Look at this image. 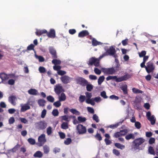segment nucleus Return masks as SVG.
Returning a JSON list of instances; mask_svg holds the SVG:
<instances>
[{
    "instance_id": "nucleus-1",
    "label": "nucleus",
    "mask_w": 158,
    "mask_h": 158,
    "mask_svg": "<svg viewBox=\"0 0 158 158\" xmlns=\"http://www.w3.org/2000/svg\"><path fill=\"white\" fill-rule=\"evenodd\" d=\"M145 141V139L141 137L135 139L132 142L134 148L136 149H139V146L143 143Z\"/></svg>"
},
{
    "instance_id": "nucleus-2",
    "label": "nucleus",
    "mask_w": 158,
    "mask_h": 158,
    "mask_svg": "<svg viewBox=\"0 0 158 158\" xmlns=\"http://www.w3.org/2000/svg\"><path fill=\"white\" fill-rule=\"evenodd\" d=\"M76 130L77 131V133L78 135L84 134L87 132L86 127L81 124H79L77 126Z\"/></svg>"
},
{
    "instance_id": "nucleus-3",
    "label": "nucleus",
    "mask_w": 158,
    "mask_h": 158,
    "mask_svg": "<svg viewBox=\"0 0 158 158\" xmlns=\"http://www.w3.org/2000/svg\"><path fill=\"white\" fill-rule=\"evenodd\" d=\"M99 59L95 57H92L89 58L87 63L89 65H94L96 67L99 66Z\"/></svg>"
},
{
    "instance_id": "nucleus-4",
    "label": "nucleus",
    "mask_w": 158,
    "mask_h": 158,
    "mask_svg": "<svg viewBox=\"0 0 158 158\" xmlns=\"http://www.w3.org/2000/svg\"><path fill=\"white\" fill-rule=\"evenodd\" d=\"M155 69V66L152 61H150L147 63L146 70L148 73H149L152 72Z\"/></svg>"
},
{
    "instance_id": "nucleus-5",
    "label": "nucleus",
    "mask_w": 158,
    "mask_h": 158,
    "mask_svg": "<svg viewBox=\"0 0 158 158\" xmlns=\"http://www.w3.org/2000/svg\"><path fill=\"white\" fill-rule=\"evenodd\" d=\"M38 141L39 142L38 143V146L40 147L42 146L46 142L45 135L42 134L40 135L38 137Z\"/></svg>"
},
{
    "instance_id": "nucleus-6",
    "label": "nucleus",
    "mask_w": 158,
    "mask_h": 158,
    "mask_svg": "<svg viewBox=\"0 0 158 158\" xmlns=\"http://www.w3.org/2000/svg\"><path fill=\"white\" fill-rule=\"evenodd\" d=\"M76 81L77 84L83 86H85L88 83V81L82 77H79L76 79Z\"/></svg>"
},
{
    "instance_id": "nucleus-7",
    "label": "nucleus",
    "mask_w": 158,
    "mask_h": 158,
    "mask_svg": "<svg viewBox=\"0 0 158 158\" xmlns=\"http://www.w3.org/2000/svg\"><path fill=\"white\" fill-rule=\"evenodd\" d=\"M54 90L56 94L58 95H59L61 93H63L64 91L62 86L59 84L56 85L55 86Z\"/></svg>"
},
{
    "instance_id": "nucleus-8",
    "label": "nucleus",
    "mask_w": 158,
    "mask_h": 158,
    "mask_svg": "<svg viewBox=\"0 0 158 158\" xmlns=\"http://www.w3.org/2000/svg\"><path fill=\"white\" fill-rule=\"evenodd\" d=\"M102 72L107 75H112L114 74L116 71L113 67H112L109 68H103Z\"/></svg>"
},
{
    "instance_id": "nucleus-9",
    "label": "nucleus",
    "mask_w": 158,
    "mask_h": 158,
    "mask_svg": "<svg viewBox=\"0 0 158 158\" xmlns=\"http://www.w3.org/2000/svg\"><path fill=\"white\" fill-rule=\"evenodd\" d=\"M37 128L39 130L44 129L47 126V123L44 121L39 122L37 123Z\"/></svg>"
},
{
    "instance_id": "nucleus-10",
    "label": "nucleus",
    "mask_w": 158,
    "mask_h": 158,
    "mask_svg": "<svg viewBox=\"0 0 158 158\" xmlns=\"http://www.w3.org/2000/svg\"><path fill=\"white\" fill-rule=\"evenodd\" d=\"M131 76L130 74L128 73H126L123 76L119 77L117 79V81L118 82H121L123 81H126L131 77Z\"/></svg>"
},
{
    "instance_id": "nucleus-11",
    "label": "nucleus",
    "mask_w": 158,
    "mask_h": 158,
    "mask_svg": "<svg viewBox=\"0 0 158 158\" xmlns=\"http://www.w3.org/2000/svg\"><path fill=\"white\" fill-rule=\"evenodd\" d=\"M49 50L50 53L52 55V58L53 59L57 58L56 52L55 49L53 47H50L49 48Z\"/></svg>"
},
{
    "instance_id": "nucleus-12",
    "label": "nucleus",
    "mask_w": 158,
    "mask_h": 158,
    "mask_svg": "<svg viewBox=\"0 0 158 158\" xmlns=\"http://www.w3.org/2000/svg\"><path fill=\"white\" fill-rule=\"evenodd\" d=\"M47 36L50 38H54L56 36V32L54 29H52L50 30L49 32L46 33Z\"/></svg>"
},
{
    "instance_id": "nucleus-13",
    "label": "nucleus",
    "mask_w": 158,
    "mask_h": 158,
    "mask_svg": "<svg viewBox=\"0 0 158 158\" xmlns=\"http://www.w3.org/2000/svg\"><path fill=\"white\" fill-rule=\"evenodd\" d=\"M70 78L67 75H64L60 78L61 81L64 84H66L70 82Z\"/></svg>"
},
{
    "instance_id": "nucleus-14",
    "label": "nucleus",
    "mask_w": 158,
    "mask_h": 158,
    "mask_svg": "<svg viewBox=\"0 0 158 158\" xmlns=\"http://www.w3.org/2000/svg\"><path fill=\"white\" fill-rule=\"evenodd\" d=\"M89 33L87 30H83L78 33V37L80 38H82L89 35Z\"/></svg>"
},
{
    "instance_id": "nucleus-15",
    "label": "nucleus",
    "mask_w": 158,
    "mask_h": 158,
    "mask_svg": "<svg viewBox=\"0 0 158 158\" xmlns=\"http://www.w3.org/2000/svg\"><path fill=\"white\" fill-rule=\"evenodd\" d=\"M137 134L138 133L137 132H135L134 134L132 133L128 134L125 136V138L127 140H129L130 139H134L135 138V135H137Z\"/></svg>"
},
{
    "instance_id": "nucleus-16",
    "label": "nucleus",
    "mask_w": 158,
    "mask_h": 158,
    "mask_svg": "<svg viewBox=\"0 0 158 158\" xmlns=\"http://www.w3.org/2000/svg\"><path fill=\"white\" fill-rule=\"evenodd\" d=\"M107 52H108L109 55L112 56L114 55L116 52V51L115 49L112 46L110 47L107 50Z\"/></svg>"
},
{
    "instance_id": "nucleus-17",
    "label": "nucleus",
    "mask_w": 158,
    "mask_h": 158,
    "mask_svg": "<svg viewBox=\"0 0 158 158\" xmlns=\"http://www.w3.org/2000/svg\"><path fill=\"white\" fill-rule=\"evenodd\" d=\"M16 99V98L15 96H11L9 97L8 100L9 102H10L12 105L15 106L16 104V102L15 101Z\"/></svg>"
},
{
    "instance_id": "nucleus-18",
    "label": "nucleus",
    "mask_w": 158,
    "mask_h": 158,
    "mask_svg": "<svg viewBox=\"0 0 158 158\" xmlns=\"http://www.w3.org/2000/svg\"><path fill=\"white\" fill-rule=\"evenodd\" d=\"M0 78L1 79L2 82L4 81L8 80L9 78V77L5 73H0Z\"/></svg>"
},
{
    "instance_id": "nucleus-19",
    "label": "nucleus",
    "mask_w": 158,
    "mask_h": 158,
    "mask_svg": "<svg viewBox=\"0 0 158 158\" xmlns=\"http://www.w3.org/2000/svg\"><path fill=\"white\" fill-rule=\"evenodd\" d=\"M28 92L30 94L34 95H37L38 93V91L36 89H31L29 90Z\"/></svg>"
},
{
    "instance_id": "nucleus-20",
    "label": "nucleus",
    "mask_w": 158,
    "mask_h": 158,
    "mask_svg": "<svg viewBox=\"0 0 158 158\" xmlns=\"http://www.w3.org/2000/svg\"><path fill=\"white\" fill-rule=\"evenodd\" d=\"M30 109V107L27 104H25L23 106H21L20 110L21 112H24Z\"/></svg>"
},
{
    "instance_id": "nucleus-21",
    "label": "nucleus",
    "mask_w": 158,
    "mask_h": 158,
    "mask_svg": "<svg viewBox=\"0 0 158 158\" xmlns=\"http://www.w3.org/2000/svg\"><path fill=\"white\" fill-rule=\"evenodd\" d=\"M121 89L123 90L124 94H127L128 92L127 90V85H122L120 87Z\"/></svg>"
},
{
    "instance_id": "nucleus-22",
    "label": "nucleus",
    "mask_w": 158,
    "mask_h": 158,
    "mask_svg": "<svg viewBox=\"0 0 158 158\" xmlns=\"http://www.w3.org/2000/svg\"><path fill=\"white\" fill-rule=\"evenodd\" d=\"M47 32V31L45 29L38 30L36 31L35 34L39 36L43 34L46 33Z\"/></svg>"
},
{
    "instance_id": "nucleus-23",
    "label": "nucleus",
    "mask_w": 158,
    "mask_h": 158,
    "mask_svg": "<svg viewBox=\"0 0 158 158\" xmlns=\"http://www.w3.org/2000/svg\"><path fill=\"white\" fill-rule=\"evenodd\" d=\"M59 100L61 102L64 101L66 99V96L65 94L63 93H62L60 95H59Z\"/></svg>"
},
{
    "instance_id": "nucleus-24",
    "label": "nucleus",
    "mask_w": 158,
    "mask_h": 158,
    "mask_svg": "<svg viewBox=\"0 0 158 158\" xmlns=\"http://www.w3.org/2000/svg\"><path fill=\"white\" fill-rule=\"evenodd\" d=\"M86 90L89 92L91 91L94 87V86L89 82L88 83L86 84Z\"/></svg>"
},
{
    "instance_id": "nucleus-25",
    "label": "nucleus",
    "mask_w": 158,
    "mask_h": 158,
    "mask_svg": "<svg viewBox=\"0 0 158 158\" xmlns=\"http://www.w3.org/2000/svg\"><path fill=\"white\" fill-rule=\"evenodd\" d=\"M118 78L116 76H109L106 78V80L107 81L111 80H115L116 82H118V81H117Z\"/></svg>"
},
{
    "instance_id": "nucleus-26",
    "label": "nucleus",
    "mask_w": 158,
    "mask_h": 158,
    "mask_svg": "<svg viewBox=\"0 0 158 158\" xmlns=\"http://www.w3.org/2000/svg\"><path fill=\"white\" fill-rule=\"evenodd\" d=\"M148 120L150 121L152 125H154L155 124L156 118L154 115H152L151 117L149 118Z\"/></svg>"
},
{
    "instance_id": "nucleus-27",
    "label": "nucleus",
    "mask_w": 158,
    "mask_h": 158,
    "mask_svg": "<svg viewBox=\"0 0 158 158\" xmlns=\"http://www.w3.org/2000/svg\"><path fill=\"white\" fill-rule=\"evenodd\" d=\"M46 102L45 100L43 99H39L38 101V103L40 106H45V104Z\"/></svg>"
},
{
    "instance_id": "nucleus-28",
    "label": "nucleus",
    "mask_w": 158,
    "mask_h": 158,
    "mask_svg": "<svg viewBox=\"0 0 158 158\" xmlns=\"http://www.w3.org/2000/svg\"><path fill=\"white\" fill-rule=\"evenodd\" d=\"M43 156L42 152L40 151H37L34 154V156L35 157H41Z\"/></svg>"
},
{
    "instance_id": "nucleus-29",
    "label": "nucleus",
    "mask_w": 158,
    "mask_h": 158,
    "mask_svg": "<svg viewBox=\"0 0 158 158\" xmlns=\"http://www.w3.org/2000/svg\"><path fill=\"white\" fill-rule=\"evenodd\" d=\"M61 127L63 129H67L68 128V123L67 122H63L61 125Z\"/></svg>"
},
{
    "instance_id": "nucleus-30",
    "label": "nucleus",
    "mask_w": 158,
    "mask_h": 158,
    "mask_svg": "<svg viewBox=\"0 0 158 158\" xmlns=\"http://www.w3.org/2000/svg\"><path fill=\"white\" fill-rule=\"evenodd\" d=\"M115 146L117 148L120 149H123L125 148L124 145L118 143H114Z\"/></svg>"
},
{
    "instance_id": "nucleus-31",
    "label": "nucleus",
    "mask_w": 158,
    "mask_h": 158,
    "mask_svg": "<svg viewBox=\"0 0 158 158\" xmlns=\"http://www.w3.org/2000/svg\"><path fill=\"white\" fill-rule=\"evenodd\" d=\"M44 153L47 154L49 152L50 149L49 147L47 145H45L43 147Z\"/></svg>"
},
{
    "instance_id": "nucleus-32",
    "label": "nucleus",
    "mask_w": 158,
    "mask_h": 158,
    "mask_svg": "<svg viewBox=\"0 0 158 158\" xmlns=\"http://www.w3.org/2000/svg\"><path fill=\"white\" fill-rule=\"evenodd\" d=\"M102 44L100 42L98 41L94 38H93L92 40V45L94 46H96Z\"/></svg>"
},
{
    "instance_id": "nucleus-33",
    "label": "nucleus",
    "mask_w": 158,
    "mask_h": 158,
    "mask_svg": "<svg viewBox=\"0 0 158 158\" xmlns=\"http://www.w3.org/2000/svg\"><path fill=\"white\" fill-rule=\"evenodd\" d=\"M52 63L55 65L57 64H60L61 63V61L60 60H57L56 59H54L53 60H52Z\"/></svg>"
},
{
    "instance_id": "nucleus-34",
    "label": "nucleus",
    "mask_w": 158,
    "mask_h": 158,
    "mask_svg": "<svg viewBox=\"0 0 158 158\" xmlns=\"http://www.w3.org/2000/svg\"><path fill=\"white\" fill-rule=\"evenodd\" d=\"M105 79L104 76H100L98 80V83L99 85H101Z\"/></svg>"
},
{
    "instance_id": "nucleus-35",
    "label": "nucleus",
    "mask_w": 158,
    "mask_h": 158,
    "mask_svg": "<svg viewBox=\"0 0 158 158\" xmlns=\"http://www.w3.org/2000/svg\"><path fill=\"white\" fill-rule=\"evenodd\" d=\"M148 151L149 153L151 155H155V152L153 148L151 146L149 147L148 149Z\"/></svg>"
},
{
    "instance_id": "nucleus-36",
    "label": "nucleus",
    "mask_w": 158,
    "mask_h": 158,
    "mask_svg": "<svg viewBox=\"0 0 158 158\" xmlns=\"http://www.w3.org/2000/svg\"><path fill=\"white\" fill-rule=\"evenodd\" d=\"M70 111L73 114L76 115H79L80 114V112L74 109H72L70 110Z\"/></svg>"
},
{
    "instance_id": "nucleus-37",
    "label": "nucleus",
    "mask_w": 158,
    "mask_h": 158,
    "mask_svg": "<svg viewBox=\"0 0 158 158\" xmlns=\"http://www.w3.org/2000/svg\"><path fill=\"white\" fill-rule=\"evenodd\" d=\"M133 92L135 94H142L143 92L142 90L139 89L135 88H133L132 89Z\"/></svg>"
},
{
    "instance_id": "nucleus-38",
    "label": "nucleus",
    "mask_w": 158,
    "mask_h": 158,
    "mask_svg": "<svg viewBox=\"0 0 158 158\" xmlns=\"http://www.w3.org/2000/svg\"><path fill=\"white\" fill-rule=\"evenodd\" d=\"M47 100L51 102H54L55 99L51 95L48 96L47 97Z\"/></svg>"
},
{
    "instance_id": "nucleus-39",
    "label": "nucleus",
    "mask_w": 158,
    "mask_h": 158,
    "mask_svg": "<svg viewBox=\"0 0 158 158\" xmlns=\"http://www.w3.org/2000/svg\"><path fill=\"white\" fill-rule=\"evenodd\" d=\"M85 99V96L84 95H81L79 97V101L81 102L82 103L84 102Z\"/></svg>"
},
{
    "instance_id": "nucleus-40",
    "label": "nucleus",
    "mask_w": 158,
    "mask_h": 158,
    "mask_svg": "<svg viewBox=\"0 0 158 158\" xmlns=\"http://www.w3.org/2000/svg\"><path fill=\"white\" fill-rule=\"evenodd\" d=\"M27 141L31 145H34L35 143V139L32 138H29L28 139Z\"/></svg>"
},
{
    "instance_id": "nucleus-41",
    "label": "nucleus",
    "mask_w": 158,
    "mask_h": 158,
    "mask_svg": "<svg viewBox=\"0 0 158 158\" xmlns=\"http://www.w3.org/2000/svg\"><path fill=\"white\" fill-rule=\"evenodd\" d=\"M35 57L39 60L40 62H43L44 60V59L42 56L35 55Z\"/></svg>"
},
{
    "instance_id": "nucleus-42",
    "label": "nucleus",
    "mask_w": 158,
    "mask_h": 158,
    "mask_svg": "<svg viewBox=\"0 0 158 158\" xmlns=\"http://www.w3.org/2000/svg\"><path fill=\"white\" fill-rule=\"evenodd\" d=\"M78 121L80 123L84 122L86 121V119L85 117H82L81 116H79L77 118Z\"/></svg>"
},
{
    "instance_id": "nucleus-43",
    "label": "nucleus",
    "mask_w": 158,
    "mask_h": 158,
    "mask_svg": "<svg viewBox=\"0 0 158 158\" xmlns=\"http://www.w3.org/2000/svg\"><path fill=\"white\" fill-rule=\"evenodd\" d=\"M121 136L125 135L127 133L128 131L127 129H124L123 130H120L119 131Z\"/></svg>"
},
{
    "instance_id": "nucleus-44",
    "label": "nucleus",
    "mask_w": 158,
    "mask_h": 158,
    "mask_svg": "<svg viewBox=\"0 0 158 158\" xmlns=\"http://www.w3.org/2000/svg\"><path fill=\"white\" fill-rule=\"evenodd\" d=\"M95 138L98 140L100 141L102 139V137L100 134L97 133L94 136Z\"/></svg>"
},
{
    "instance_id": "nucleus-45",
    "label": "nucleus",
    "mask_w": 158,
    "mask_h": 158,
    "mask_svg": "<svg viewBox=\"0 0 158 158\" xmlns=\"http://www.w3.org/2000/svg\"><path fill=\"white\" fill-rule=\"evenodd\" d=\"M146 52L145 51H142L140 52L139 53V56L140 57H142L146 55Z\"/></svg>"
},
{
    "instance_id": "nucleus-46",
    "label": "nucleus",
    "mask_w": 158,
    "mask_h": 158,
    "mask_svg": "<svg viewBox=\"0 0 158 158\" xmlns=\"http://www.w3.org/2000/svg\"><path fill=\"white\" fill-rule=\"evenodd\" d=\"M60 102L61 101H60V100H59L58 101L55 102L53 103V105L56 107H59L61 105Z\"/></svg>"
},
{
    "instance_id": "nucleus-47",
    "label": "nucleus",
    "mask_w": 158,
    "mask_h": 158,
    "mask_svg": "<svg viewBox=\"0 0 158 158\" xmlns=\"http://www.w3.org/2000/svg\"><path fill=\"white\" fill-rule=\"evenodd\" d=\"M61 118L62 120L68 122L69 121V116L68 115L63 116L61 117Z\"/></svg>"
},
{
    "instance_id": "nucleus-48",
    "label": "nucleus",
    "mask_w": 158,
    "mask_h": 158,
    "mask_svg": "<svg viewBox=\"0 0 158 158\" xmlns=\"http://www.w3.org/2000/svg\"><path fill=\"white\" fill-rule=\"evenodd\" d=\"M52 115L54 116H57L59 114V112L57 109L53 110L52 112Z\"/></svg>"
},
{
    "instance_id": "nucleus-49",
    "label": "nucleus",
    "mask_w": 158,
    "mask_h": 158,
    "mask_svg": "<svg viewBox=\"0 0 158 158\" xmlns=\"http://www.w3.org/2000/svg\"><path fill=\"white\" fill-rule=\"evenodd\" d=\"M39 72L41 73H44L46 72L45 68L43 67L40 66L39 68Z\"/></svg>"
},
{
    "instance_id": "nucleus-50",
    "label": "nucleus",
    "mask_w": 158,
    "mask_h": 158,
    "mask_svg": "<svg viewBox=\"0 0 158 158\" xmlns=\"http://www.w3.org/2000/svg\"><path fill=\"white\" fill-rule=\"evenodd\" d=\"M71 142V139L70 138H68L64 141V143L66 145H68L70 144Z\"/></svg>"
},
{
    "instance_id": "nucleus-51",
    "label": "nucleus",
    "mask_w": 158,
    "mask_h": 158,
    "mask_svg": "<svg viewBox=\"0 0 158 158\" xmlns=\"http://www.w3.org/2000/svg\"><path fill=\"white\" fill-rule=\"evenodd\" d=\"M100 95L104 98L106 99L108 98V97L106 95V92L104 91L101 92Z\"/></svg>"
},
{
    "instance_id": "nucleus-52",
    "label": "nucleus",
    "mask_w": 158,
    "mask_h": 158,
    "mask_svg": "<svg viewBox=\"0 0 158 158\" xmlns=\"http://www.w3.org/2000/svg\"><path fill=\"white\" fill-rule=\"evenodd\" d=\"M93 119L97 123H98L99 121L98 117L96 114H94L93 115Z\"/></svg>"
},
{
    "instance_id": "nucleus-53",
    "label": "nucleus",
    "mask_w": 158,
    "mask_h": 158,
    "mask_svg": "<svg viewBox=\"0 0 158 158\" xmlns=\"http://www.w3.org/2000/svg\"><path fill=\"white\" fill-rule=\"evenodd\" d=\"M135 127L138 129H139L141 127V124L139 122H136L135 124Z\"/></svg>"
},
{
    "instance_id": "nucleus-54",
    "label": "nucleus",
    "mask_w": 158,
    "mask_h": 158,
    "mask_svg": "<svg viewBox=\"0 0 158 158\" xmlns=\"http://www.w3.org/2000/svg\"><path fill=\"white\" fill-rule=\"evenodd\" d=\"M52 133V128L51 127H49L47 129V133L48 135H50Z\"/></svg>"
},
{
    "instance_id": "nucleus-55",
    "label": "nucleus",
    "mask_w": 158,
    "mask_h": 158,
    "mask_svg": "<svg viewBox=\"0 0 158 158\" xmlns=\"http://www.w3.org/2000/svg\"><path fill=\"white\" fill-rule=\"evenodd\" d=\"M58 133L61 139H63L65 138V135L64 133L62 132H59Z\"/></svg>"
},
{
    "instance_id": "nucleus-56",
    "label": "nucleus",
    "mask_w": 158,
    "mask_h": 158,
    "mask_svg": "<svg viewBox=\"0 0 158 158\" xmlns=\"http://www.w3.org/2000/svg\"><path fill=\"white\" fill-rule=\"evenodd\" d=\"M20 145L18 143L12 149L13 152H15L20 148Z\"/></svg>"
},
{
    "instance_id": "nucleus-57",
    "label": "nucleus",
    "mask_w": 158,
    "mask_h": 158,
    "mask_svg": "<svg viewBox=\"0 0 158 158\" xmlns=\"http://www.w3.org/2000/svg\"><path fill=\"white\" fill-rule=\"evenodd\" d=\"M61 68V67L60 65H55L53 67V69L57 71L60 70Z\"/></svg>"
},
{
    "instance_id": "nucleus-58",
    "label": "nucleus",
    "mask_w": 158,
    "mask_h": 158,
    "mask_svg": "<svg viewBox=\"0 0 158 158\" xmlns=\"http://www.w3.org/2000/svg\"><path fill=\"white\" fill-rule=\"evenodd\" d=\"M66 73V72L65 71L60 70L58 71H57V73L58 75L61 76H63Z\"/></svg>"
},
{
    "instance_id": "nucleus-59",
    "label": "nucleus",
    "mask_w": 158,
    "mask_h": 158,
    "mask_svg": "<svg viewBox=\"0 0 158 158\" xmlns=\"http://www.w3.org/2000/svg\"><path fill=\"white\" fill-rule=\"evenodd\" d=\"M85 94L87 98H91L92 96L91 93L87 92L85 93Z\"/></svg>"
},
{
    "instance_id": "nucleus-60",
    "label": "nucleus",
    "mask_w": 158,
    "mask_h": 158,
    "mask_svg": "<svg viewBox=\"0 0 158 158\" xmlns=\"http://www.w3.org/2000/svg\"><path fill=\"white\" fill-rule=\"evenodd\" d=\"M47 111L45 109H44L41 112V117L44 118L46 114Z\"/></svg>"
},
{
    "instance_id": "nucleus-61",
    "label": "nucleus",
    "mask_w": 158,
    "mask_h": 158,
    "mask_svg": "<svg viewBox=\"0 0 158 158\" xmlns=\"http://www.w3.org/2000/svg\"><path fill=\"white\" fill-rule=\"evenodd\" d=\"M119 125V123H117L115 124H113L110 125L109 127L112 129H114L117 127Z\"/></svg>"
},
{
    "instance_id": "nucleus-62",
    "label": "nucleus",
    "mask_w": 158,
    "mask_h": 158,
    "mask_svg": "<svg viewBox=\"0 0 158 158\" xmlns=\"http://www.w3.org/2000/svg\"><path fill=\"white\" fill-rule=\"evenodd\" d=\"M94 71L95 73L98 75H100L101 73V71L97 68H95Z\"/></svg>"
},
{
    "instance_id": "nucleus-63",
    "label": "nucleus",
    "mask_w": 158,
    "mask_h": 158,
    "mask_svg": "<svg viewBox=\"0 0 158 158\" xmlns=\"http://www.w3.org/2000/svg\"><path fill=\"white\" fill-rule=\"evenodd\" d=\"M35 46L33 44H31L27 47V50H31L34 49Z\"/></svg>"
},
{
    "instance_id": "nucleus-64",
    "label": "nucleus",
    "mask_w": 158,
    "mask_h": 158,
    "mask_svg": "<svg viewBox=\"0 0 158 158\" xmlns=\"http://www.w3.org/2000/svg\"><path fill=\"white\" fill-rule=\"evenodd\" d=\"M128 41V40L127 39H126L122 41V43L123 46H125L127 44Z\"/></svg>"
}]
</instances>
